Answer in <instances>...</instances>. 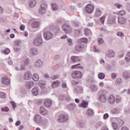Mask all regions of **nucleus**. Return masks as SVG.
<instances>
[{"instance_id":"f257e3e1","label":"nucleus","mask_w":130,"mask_h":130,"mask_svg":"<svg viewBox=\"0 0 130 130\" xmlns=\"http://www.w3.org/2000/svg\"><path fill=\"white\" fill-rule=\"evenodd\" d=\"M71 76L73 79L80 80V79L82 78V72L79 71H74L72 72Z\"/></svg>"},{"instance_id":"f03ea898","label":"nucleus","mask_w":130,"mask_h":130,"mask_svg":"<svg viewBox=\"0 0 130 130\" xmlns=\"http://www.w3.org/2000/svg\"><path fill=\"white\" fill-rule=\"evenodd\" d=\"M94 9L95 7L92 4L87 5L85 8V11L87 14H92Z\"/></svg>"},{"instance_id":"7ed1b4c3","label":"nucleus","mask_w":130,"mask_h":130,"mask_svg":"<svg viewBox=\"0 0 130 130\" xmlns=\"http://www.w3.org/2000/svg\"><path fill=\"white\" fill-rule=\"evenodd\" d=\"M33 44L37 46L40 45V44H42V38L41 35H39L38 36L36 37L35 39H34Z\"/></svg>"},{"instance_id":"20e7f679","label":"nucleus","mask_w":130,"mask_h":130,"mask_svg":"<svg viewBox=\"0 0 130 130\" xmlns=\"http://www.w3.org/2000/svg\"><path fill=\"white\" fill-rule=\"evenodd\" d=\"M62 29L66 34H70V33H72V27L68 24H63L62 26Z\"/></svg>"},{"instance_id":"39448f33","label":"nucleus","mask_w":130,"mask_h":130,"mask_svg":"<svg viewBox=\"0 0 130 130\" xmlns=\"http://www.w3.org/2000/svg\"><path fill=\"white\" fill-rule=\"evenodd\" d=\"M69 119V117L65 114L60 115L57 118L58 122H66Z\"/></svg>"},{"instance_id":"423d86ee","label":"nucleus","mask_w":130,"mask_h":130,"mask_svg":"<svg viewBox=\"0 0 130 130\" xmlns=\"http://www.w3.org/2000/svg\"><path fill=\"white\" fill-rule=\"evenodd\" d=\"M46 9H47V5L45 4H43L41 5L40 9L39 10V14L40 15H43L45 14L46 12Z\"/></svg>"},{"instance_id":"0eeeda50","label":"nucleus","mask_w":130,"mask_h":130,"mask_svg":"<svg viewBox=\"0 0 130 130\" xmlns=\"http://www.w3.org/2000/svg\"><path fill=\"white\" fill-rule=\"evenodd\" d=\"M31 77H32V74L29 71L25 72L23 76V79L25 81L30 80V79H31Z\"/></svg>"},{"instance_id":"6e6552de","label":"nucleus","mask_w":130,"mask_h":130,"mask_svg":"<svg viewBox=\"0 0 130 130\" xmlns=\"http://www.w3.org/2000/svg\"><path fill=\"white\" fill-rule=\"evenodd\" d=\"M44 36L46 40H49L50 39H51L52 37H53V35L49 31H47L44 33Z\"/></svg>"},{"instance_id":"1a4fd4ad","label":"nucleus","mask_w":130,"mask_h":130,"mask_svg":"<svg viewBox=\"0 0 130 130\" xmlns=\"http://www.w3.org/2000/svg\"><path fill=\"white\" fill-rule=\"evenodd\" d=\"M108 102L110 104H114L115 103V96L112 94L110 95L108 98Z\"/></svg>"},{"instance_id":"9d476101","label":"nucleus","mask_w":130,"mask_h":130,"mask_svg":"<svg viewBox=\"0 0 130 130\" xmlns=\"http://www.w3.org/2000/svg\"><path fill=\"white\" fill-rule=\"evenodd\" d=\"M29 24H30L32 28H38L39 27V22L38 21L31 20Z\"/></svg>"},{"instance_id":"9b49d317","label":"nucleus","mask_w":130,"mask_h":130,"mask_svg":"<svg viewBox=\"0 0 130 130\" xmlns=\"http://www.w3.org/2000/svg\"><path fill=\"white\" fill-rule=\"evenodd\" d=\"M34 120L35 121L36 123H38L42 120V118L41 117V116L39 114H36L34 118Z\"/></svg>"},{"instance_id":"f8f14e48","label":"nucleus","mask_w":130,"mask_h":130,"mask_svg":"<svg viewBox=\"0 0 130 130\" xmlns=\"http://www.w3.org/2000/svg\"><path fill=\"white\" fill-rule=\"evenodd\" d=\"M84 46L82 44H79L77 45L75 47L76 51L80 52L82 51L84 49Z\"/></svg>"},{"instance_id":"ddd939ff","label":"nucleus","mask_w":130,"mask_h":130,"mask_svg":"<svg viewBox=\"0 0 130 130\" xmlns=\"http://www.w3.org/2000/svg\"><path fill=\"white\" fill-rule=\"evenodd\" d=\"M34 86V83L31 81H26L25 83V87L26 89H31Z\"/></svg>"},{"instance_id":"4468645a","label":"nucleus","mask_w":130,"mask_h":130,"mask_svg":"<svg viewBox=\"0 0 130 130\" xmlns=\"http://www.w3.org/2000/svg\"><path fill=\"white\" fill-rule=\"evenodd\" d=\"M2 83L4 84V85L8 86V85L10 84V80L7 77H3L2 79Z\"/></svg>"},{"instance_id":"2eb2a0df","label":"nucleus","mask_w":130,"mask_h":130,"mask_svg":"<svg viewBox=\"0 0 130 130\" xmlns=\"http://www.w3.org/2000/svg\"><path fill=\"white\" fill-rule=\"evenodd\" d=\"M37 4V2L36 0H29L28 1V6L30 8H34L36 4Z\"/></svg>"},{"instance_id":"dca6fc26","label":"nucleus","mask_w":130,"mask_h":130,"mask_svg":"<svg viewBox=\"0 0 130 130\" xmlns=\"http://www.w3.org/2000/svg\"><path fill=\"white\" fill-rule=\"evenodd\" d=\"M29 53L31 55H36L38 54V51H37V49L32 48L30 49Z\"/></svg>"},{"instance_id":"f3484780","label":"nucleus","mask_w":130,"mask_h":130,"mask_svg":"<svg viewBox=\"0 0 130 130\" xmlns=\"http://www.w3.org/2000/svg\"><path fill=\"white\" fill-rule=\"evenodd\" d=\"M28 62H29V60L28 59V58H26L25 60L22 62L21 68V71H24V70H25V67H24V66H27L28 64Z\"/></svg>"},{"instance_id":"a211bd4d","label":"nucleus","mask_w":130,"mask_h":130,"mask_svg":"<svg viewBox=\"0 0 130 130\" xmlns=\"http://www.w3.org/2000/svg\"><path fill=\"white\" fill-rule=\"evenodd\" d=\"M71 61H73V62H77L78 61H81V59H80V58L76 56H71Z\"/></svg>"},{"instance_id":"6ab92c4d","label":"nucleus","mask_w":130,"mask_h":130,"mask_svg":"<svg viewBox=\"0 0 130 130\" xmlns=\"http://www.w3.org/2000/svg\"><path fill=\"white\" fill-rule=\"evenodd\" d=\"M40 112L42 114V115H46L48 112L43 106H42L40 107Z\"/></svg>"},{"instance_id":"aec40b11","label":"nucleus","mask_w":130,"mask_h":130,"mask_svg":"<svg viewBox=\"0 0 130 130\" xmlns=\"http://www.w3.org/2000/svg\"><path fill=\"white\" fill-rule=\"evenodd\" d=\"M118 22L119 23V24H125V22H126V19L122 17H119L118 19Z\"/></svg>"},{"instance_id":"412c9836","label":"nucleus","mask_w":130,"mask_h":130,"mask_svg":"<svg viewBox=\"0 0 130 130\" xmlns=\"http://www.w3.org/2000/svg\"><path fill=\"white\" fill-rule=\"evenodd\" d=\"M84 35L85 36H92V31L88 28L84 29Z\"/></svg>"},{"instance_id":"4be33fe9","label":"nucleus","mask_w":130,"mask_h":130,"mask_svg":"<svg viewBox=\"0 0 130 130\" xmlns=\"http://www.w3.org/2000/svg\"><path fill=\"white\" fill-rule=\"evenodd\" d=\"M88 107V102L85 101H82L80 105H79V107H82V108H86Z\"/></svg>"},{"instance_id":"5701e85b","label":"nucleus","mask_w":130,"mask_h":130,"mask_svg":"<svg viewBox=\"0 0 130 130\" xmlns=\"http://www.w3.org/2000/svg\"><path fill=\"white\" fill-rule=\"evenodd\" d=\"M99 101L100 102H105L106 101V97L105 96V94H101L99 98Z\"/></svg>"},{"instance_id":"b1692460","label":"nucleus","mask_w":130,"mask_h":130,"mask_svg":"<svg viewBox=\"0 0 130 130\" xmlns=\"http://www.w3.org/2000/svg\"><path fill=\"white\" fill-rule=\"evenodd\" d=\"M123 77L125 80H128L130 78V73L127 71H125L123 73Z\"/></svg>"},{"instance_id":"393cba45","label":"nucleus","mask_w":130,"mask_h":130,"mask_svg":"<svg viewBox=\"0 0 130 130\" xmlns=\"http://www.w3.org/2000/svg\"><path fill=\"white\" fill-rule=\"evenodd\" d=\"M52 102L50 100H46L44 102V105L46 107H50Z\"/></svg>"},{"instance_id":"a878e982","label":"nucleus","mask_w":130,"mask_h":130,"mask_svg":"<svg viewBox=\"0 0 130 130\" xmlns=\"http://www.w3.org/2000/svg\"><path fill=\"white\" fill-rule=\"evenodd\" d=\"M59 84H60V82L58 81H55L52 82V88H57L59 86Z\"/></svg>"},{"instance_id":"bb28decb","label":"nucleus","mask_w":130,"mask_h":130,"mask_svg":"<svg viewBox=\"0 0 130 130\" xmlns=\"http://www.w3.org/2000/svg\"><path fill=\"white\" fill-rule=\"evenodd\" d=\"M115 21V18H114L112 16H109L108 17V22L110 24H112L113 23H114Z\"/></svg>"},{"instance_id":"cd10ccee","label":"nucleus","mask_w":130,"mask_h":130,"mask_svg":"<svg viewBox=\"0 0 130 130\" xmlns=\"http://www.w3.org/2000/svg\"><path fill=\"white\" fill-rule=\"evenodd\" d=\"M38 88L36 87L32 88L31 90V93L32 94H34V96H37V95H38Z\"/></svg>"},{"instance_id":"c85d7f7f","label":"nucleus","mask_w":130,"mask_h":130,"mask_svg":"<svg viewBox=\"0 0 130 130\" xmlns=\"http://www.w3.org/2000/svg\"><path fill=\"white\" fill-rule=\"evenodd\" d=\"M102 15V12H101V10L99 9H96L95 12V17H100Z\"/></svg>"},{"instance_id":"c756f323","label":"nucleus","mask_w":130,"mask_h":130,"mask_svg":"<svg viewBox=\"0 0 130 130\" xmlns=\"http://www.w3.org/2000/svg\"><path fill=\"white\" fill-rule=\"evenodd\" d=\"M72 69H83V66H81V63H78L77 64L73 65L72 66Z\"/></svg>"},{"instance_id":"7c9ffc66","label":"nucleus","mask_w":130,"mask_h":130,"mask_svg":"<svg viewBox=\"0 0 130 130\" xmlns=\"http://www.w3.org/2000/svg\"><path fill=\"white\" fill-rule=\"evenodd\" d=\"M107 57H113L114 56V52L113 51H109L108 53L107 54Z\"/></svg>"},{"instance_id":"2f4dec72","label":"nucleus","mask_w":130,"mask_h":130,"mask_svg":"<svg viewBox=\"0 0 130 130\" xmlns=\"http://www.w3.org/2000/svg\"><path fill=\"white\" fill-rule=\"evenodd\" d=\"M86 114H87L89 116L94 115V111L92 109H88L86 112Z\"/></svg>"},{"instance_id":"473e14b6","label":"nucleus","mask_w":130,"mask_h":130,"mask_svg":"<svg viewBox=\"0 0 130 130\" xmlns=\"http://www.w3.org/2000/svg\"><path fill=\"white\" fill-rule=\"evenodd\" d=\"M32 80L33 81H35V82H37V81L39 80V76H38L36 73L34 74L32 76Z\"/></svg>"},{"instance_id":"72a5a7b5","label":"nucleus","mask_w":130,"mask_h":130,"mask_svg":"<svg viewBox=\"0 0 130 130\" xmlns=\"http://www.w3.org/2000/svg\"><path fill=\"white\" fill-rule=\"evenodd\" d=\"M111 113H112V114L119 113V110L118 109L114 108L111 111Z\"/></svg>"},{"instance_id":"f704fd0d","label":"nucleus","mask_w":130,"mask_h":130,"mask_svg":"<svg viewBox=\"0 0 130 130\" xmlns=\"http://www.w3.org/2000/svg\"><path fill=\"white\" fill-rule=\"evenodd\" d=\"M51 7L53 11H56V10L58 9V6H57L56 4H52Z\"/></svg>"},{"instance_id":"c9c22d12","label":"nucleus","mask_w":130,"mask_h":130,"mask_svg":"<svg viewBox=\"0 0 130 130\" xmlns=\"http://www.w3.org/2000/svg\"><path fill=\"white\" fill-rule=\"evenodd\" d=\"M90 88L92 92H96L98 90V88L95 85H91Z\"/></svg>"},{"instance_id":"e433bc0d","label":"nucleus","mask_w":130,"mask_h":130,"mask_svg":"<svg viewBox=\"0 0 130 130\" xmlns=\"http://www.w3.org/2000/svg\"><path fill=\"white\" fill-rule=\"evenodd\" d=\"M79 42H83V43H87L88 42V39L86 38H82L79 39Z\"/></svg>"},{"instance_id":"4c0bfd02","label":"nucleus","mask_w":130,"mask_h":130,"mask_svg":"<svg viewBox=\"0 0 130 130\" xmlns=\"http://www.w3.org/2000/svg\"><path fill=\"white\" fill-rule=\"evenodd\" d=\"M98 77L100 79V80H103V79L105 78V75L103 73H100L98 75Z\"/></svg>"},{"instance_id":"58836bf2","label":"nucleus","mask_w":130,"mask_h":130,"mask_svg":"<svg viewBox=\"0 0 130 130\" xmlns=\"http://www.w3.org/2000/svg\"><path fill=\"white\" fill-rule=\"evenodd\" d=\"M125 60L126 61H129L130 60V52H128L125 57Z\"/></svg>"},{"instance_id":"ea45409f","label":"nucleus","mask_w":130,"mask_h":130,"mask_svg":"<svg viewBox=\"0 0 130 130\" xmlns=\"http://www.w3.org/2000/svg\"><path fill=\"white\" fill-rule=\"evenodd\" d=\"M115 101L117 102V103H119V102L121 101V98L120 97V96L116 95Z\"/></svg>"},{"instance_id":"a19ab883","label":"nucleus","mask_w":130,"mask_h":130,"mask_svg":"<svg viewBox=\"0 0 130 130\" xmlns=\"http://www.w3.org/2000/svg\"><path fill=\"white\" fill-rule=\"evenodd\" d=\"M105 21V16H102L100 19V22L102 24H103Z\"/></svg>"},{"instance_id":"79ce46f5","label":"nucleus","mask_w":130,"mask_h":130,"mask_svg":"<svg viewBox=\"0 0 130 130\" xmlns=\"http://www.w3.org/2000/svg\"><path fill=\"white\" fill-rule=\"evenodd\" d=\"M117 15H118V16H124V15H125V11L123 10L120 11L117 13Z\"/></svg>"},{"instance_id":"37998d69","label":"nucleus","mask_w":130,"mask_h":130,"mask_svg":"<svg viewBox=\"0 0 130 130\" xmlns=\"http://www.w3.org/2000/svg\"><path fill=\"white\" fill-rule=\"evenodd\" d=\"M112 125H113L114 129H117V128H118V125L117 124V123L115 122H113Z\"/></svg>"},{"instance_id":"c03bdc74","label":"nucleus","mask_w":130,"mask_h":130,"mask_svg":"<svg viewBox=\"0 0 130 130\" xmlns=\"http://www.w3.org/2000/svg\"><path fill=\"white\" fill-rule=\"evenodd\" d=\"M42 64V61L41 60H39L36 62V66L37 67H41V64Z\"/></svg>"},{"instance_id":"a18cd8bd","label":"nucleus","mask_w":130,"mask_h":130,"mask_svg":"<svg viewBox=\"0 0 130 130\" xmlns=\"http://www.w3.org/2000/svg\"><path fill=\"white\" fill-rule=\"evenodd\" d=\"M6 93L0 92V98H6Z\"/></svg>"},{"instance_id":"49530a36","label":"nucleus","mask_w":130,"mask_h":130,"mask_svg":"<svg viewBox=\"0 0 130 130\" xmlns=\"http://www.w3.org/2000/svg\"><path fill=\"white\" fill-rule=\"evenodd\" d=\"M114 6L117 8V9H121V8H122V5L120 4L116 3L114 4Z\"/></svg>"},{"instance_id":"de8ad7c7","label":"nucleus","mask_w":130,"mask_h":130,"mask_svg":"<svg viewBox=\"0 0 130 130\" xmlns=\"http://www.w3.org/2000/svg\"><path fill=\"white\" fill-rule=\"evenodd\" d=\"M122 80L120 78H118L116 81V85H120L121 84Z\"/></svg>"},{"instance_id":"09e8293b","label":"nucleus","mask_w":130,"mask_h":130,"mask_svg":"<svg viewBox=\"0 0 130 130\" xmlns=\"http://www.w3.org/2000/svg\"><path fill=\"white\" fill-rule=\"evenodd\" d=\"M98 42L100 44H102L103 43H104V41H103V39H102V38H99L98 39Z\"/></svg>"},{"instance_id":"8fccbe9b","label":"nucleus","mask_w":130,"mask_h":130,"mask_svg":"<svg viewBox=\"0 0 130 130\" xmlns=\"http://www.w3.org/2000/svg\"><path fill=\"white\" fill-rule=\"evenodd\" d=\"M117 36H119V37H123L124 36V35H123V33L121 32H117Z\"/></svg>"},{"instance_id":"3c124183","label":"nucleus","mask_w":130,"mask_h":130,"mask_svg":"<svg viewBox=\"0 0 130 130\" xmlns=\"http://www.w3.org/2000/svg\"><path fill=\"white\" fill-rule=\"evenodd\" d=\"M58 75H54V76H52L51 77V79H52V80H56V79H58Z\"/></svg>"},{"instance_id":"603ef678","label":"nucleus","mask_w":130,"mask_h":130,"mask_svg":"<svg viewBox=\"0 0 130 130\" xmlns=\"http://www.w3.org/2000/svg\"><path fill=\"white\" fill-rule=\"evenodd\" d=\"M20 30L24 31V30H25V25L21 24L20 26Z\"/></svg>"},{"instance_id":"864d4df0","label":"nucleus","mask_w":130,"mask_h":130,"mask_svg":"<svg viewBox=\"0 0 130 130\" xmlns=\"http://www.w3.org/2000/svg\"><path fill=\"white\" fill-rule=\"evenodd\" d=\"M67 41L70 43V45H73V40L72 39L68 38Z\"/></svg>"},{"instance_id":"5fc2aeb1","label":"nucleus","mask_w":130,"mask_h":130,"mask_svg":"<svg viewBox=\"0 0 130 130\" xmlns=\"http://www.w3.org/2000/svg\"><path fill=\"white\" fill-rule=\"evenodd\" d=\"M11 104L12 105L13 108H14V109H15V108H16V107L17 106L16 105V103L14 102H12Z\"/></svg>"},{"instance_id":"6e6d98bb","label":"nucleus","mask_w":130,"mask_h":130,"mask_svg":"<svg viewBox=\"0 0 130 130\" xmlns=\"http://www.w3.org/2000/svg\"><path fill=\"white\" fill-rule=\"evenodd\" d=\"M10 50L7 48L4 50V53L5 54H9V53H10Z\"/></svg>"},{"instance_id":"4d7b16f0","label":"nucleus","mask_w":130,"mask_h":130,"mask_svg":"<svg viewBox=\"0 0 130 130\" xmlns=\"http://www.w3.org/2000/svg\"><path fill=\"white\" fill-rule=\"evenodd\" d=\"M109 117V115H108L107 113H106L104 115L103 118L104 119H106V118H108Z\"/></svg>"},{"instance_id":"13d9d810","label":"nucleus","mask_w":130,"mask_h":130,"mask_svg":"<svg viewBox=\"0 0 130 130\" xmlns=\"http://www.w3.org/2000/svg\"><path fill=\"white\" fill-rule=\"evenodd\" d=\"M2 111H5V112H7L9 111V108L5 107V108H2Z\"/></svg>"},{"instance_id":"bf43d9fd","label":"nucleus","mask_w":130,"mask_h":130,"mask_svg":"<svg viewBox=\"0 0 130 130\" xmlns=\"http://www.w3.org/2000/svg\"><path fill=\"white\" fill-rule=\"evenodd\" d=\"M117 75H116V74H115V73H113L112 74V75H111V77H112V78H113V79H115V78H116V77H117Z\"/></svg>"},{"instance_id":"052dcab7","label":"nucleus","mask_w":130,"mask_h":130,"mask_svg":"<svg viewBox=\"0 0 130 130\" xmlns=\"http://www.w3.org/2000/svg\"><path fill=\"white\" fill-rule=\"evenodd\" d=\"M20 124H21V121H17V122H16V123H15V125H16V126H19V125H20Z\"/></svg>"},{"instance_id":"680f3d73","label":"nucleus","mask_w":130,"mask_h":130,"mask_svg":"<svg viewBox=\"0 0 130 130\" xmlns=\"http://www.w3.org/2000/svg\"><path fill=\"white\" fill-rule=\"evenodd\" d=\"M72 84H73V85H78V84H79V81L76 82L75 81H73Z\"/></svg>"},{"instance_id":"e2e57ef3","label":"nucleus","mask_w":130,"mask_h":130,"mask_svg":"<svg viewBox=\"0 0 130 130\" xmlns=\"http://www.w3.org/2000/svg\"><path fill=\"white\" fill-rule=\"evenodd\" d=\"M15 51H16L17 52H19V51L20 50V48L18 47H15L14 48Z\"/></svg>"},{"instance_id":"0e129e2a","label":"nucleus","mask_w":130,"mask_h":130,"mask_svg":"<svg viewBox=\"0 0 130 130\" xmlns=\"http://www.w3.org/2000/svg\"><path fill=\"white\" fill-rule=\"evenodd\" d=\"M66 38H68V36H67V35H63L60 37L61 39H66Z\"/></svg>"},{"instance_id":"69168bd1","label":"nucleus","mask_w":130,"mask_h":130,"mask_svg":"<svg viewBox=\"0 0 130 130\" xmlns=\"http://www.w3.org/2000/svg\"><path fill=\"white\" fill-rule=\"evenodd\" d=\"M99 86H100V87H104V83H103V82H101V83L99 84Z\"/></svg>"},{"instance_id":"338daca9","label":"nucleus","mask_w":130,"mask_h":130,"mask_svg":"<svg viewBox=\"0 0 130 130\" xmlns=\"http://www.w3.org/2000/svg\"><path fill=\"white\" fill-rule=\"evenodd\" d=\"M45 78H46V79H48V78H49V75H48V74H46L45 75H44Z\"/></svg>"},{"instance_id":"774afa93","label":"nucleus","mask_w":130,"mask_h":130,"mask_svg":"<svg viewBox=\"0 0 130 130\" xmlns=\"http://www.w3.org/2000/svg\"><path fill=\"white\" fill-rule=\"evenodd\" d=\"M121 130H128V128H127V127H126L125 126H124V127H122Z\"/></svg>"}]
</instances>
